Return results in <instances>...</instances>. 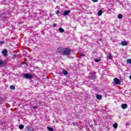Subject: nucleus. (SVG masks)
<instances>
[{
  "mask_svg": "<svg viewBox=\"0 0 131 131\" xmlns=\"http://www.w3.org/2000/svg\"><path fill=\"white\" fill-rule=\"evenodd\" d=\"M56 15H59V14H61V12H60V11L57 10V11L56 12Z\"/></svg>",
  "mask_w": 131,
  "mask_h": 131,
  "instance_id": "nucleus-23",
  "label": "nucleus"
},
{
  "mask_svg": "<svg viewBox=\"0 0 131 131\" xmlns=\"http://www.w3.org/2000/svg\"><path fill=\"white\" fill-rule=\"evenodd\" d=\"M22 75H23L24 78L26 79H32V78H33L32 75L28 73H23L22 74Z\"/></svg>",
  "mask_w": 131,
  "mask_h": 131,
  "instance_id": "nucleus-2",
  "label": "nucleus"
},
{
  "mask_svg": "<svg viewBox=\"0 0 131 131\" xmlns=\"http://www.w3.org/2000/svg\"><path fill=\"white\" fill-rule=\"evenodd\" d=\"M19 129H23L24 128V125L21 124L19 125Z\"/></svg>",
  "mask_w": 131,
  "mask_h": 131,
  "instance_id": "nucleus-16",
  "label": "nucleus"
},
{
  "mask_svg": "<svg viewBox=\"0 0 131 131\" xmlns=\"http://www.w3.org/2000/svg\"><path fill=\"white\" fill-rule=\"evenodd\" d=\"M0 18H3V19H5V18H7V14L5 13H2L0 15Z\"/></svg>",
  "mask_w": 131,
  "mask_h": 131,
  "instance_id": "nucleus-8",
  "label": "nucleus"
},
{
  "mask_svg": "<svg viewBox=\"0 0 131 131\" xmlns=\"http://www.w3.org/2000/svg\"><path fill=\"white\" fill-rule=\"evenodd\" d=\"M93 3H97L98 0H92Z\"/></svg>",
  "mask_w": 131,
  "mask_h": 131,
  "instance_id": "nucleus-25",
  "label": "nucleus"
},
{
  "mask_svg": "<svg viewBox=\"0 0 131 131\" xmlns=\"http://www.w3.org/2000/svg\"><path fill=\"white\" fill-rule=\"evenodd\" d=\"M81 56L82 57H84V56H85V55L84 54L81 53Z\"/></svg>",
  "mask_w": 131,
  "mask_h": 131,
  "instance_id": "nucleus-27",
  "label": "nucleus"
},
{
  "mask_svg": "<svg viewBox=\"0 0 131 131\" xmlns=\"http://www.w3.org/2000/svg\"><path fill=\"white\" fill-rule=\"evenodd\" d=\"M102 14H103V11L102 10H99L98 12V16H101L102 15Z\"/></svg>",
  "mask_w": 131,
  "mask_h": 131,
  "instance_id": "nucleus-13",
  "label": "nucleus"
},
{
  "mask_svg": "<svg viewBox=\"0 0 131 131\" xmlns=\"http://www.w3.org/2000/svg\"><path fill=\"white\" fill-rule=\"evenodd\" d=\"M47 128L49 131H54V129L52 127H48Z\"/></svg>",
  "mask_w": 131,
  "mask_h": 131,
  "instance_id": "nucleus-17",
  "label": "nucleus"
},
{
  "mask_svg": "<svg viewBox=\"0 0 131 131\" xmlns=\"http://www.w3.org/2000/svg\"><path fill=\"white\" fill-rule=\"evenodd\" d=\"M56 26H57V24H54L53 27H56Z\"/></svg>",
  "mask_w": 131,
  "mask_h": 131,
  "instance_id": "nucleus-28",
  "label": "nucleus"
},
{
  "mask_svg": "<svg viewBox=\"0 0 131 131\" xmlns=\"http://www.w3.org/2000/svg\"><path fill=\"white\" fill-rule=\"evenodd\" d=\"M2 53L4 57H6V56H8V50L7 49H5L2 51Z\"/></svg>",
  "mask_w": 131,
  "mask_h": 131,
  "instance_id": "nucleus-4",
  "label": "nucleus"
},
{
  "mask_svg": "<svg viewBox=\"0 0 131 131\" xmlns=\"http://www.w3.org/2000/svg\"><path fill=\"white\" fill-rule=\"evenodd\" d=\"M112 55L110 53L108 55V59H109L110 60H112Z\"/></svg>",
  "mask_w": 131,
  "mask_h": 131,
  "instance_id": "nucleus-14",
  "label": "nucleus"
},
{
  "mask_svg": "<svg viewBox=\"0 0 131 131\" xmlns=\"http://www.w3.org/2000/svg\"><path fill=\"white\" fill-rule=\"evenodd\" d=\"M16 88H15V86L13 85H12L10 86V89L11 90H15Z\"/></svg>",
  "mask_w": 131,
  "mask_h": 131,
  "instance_id": "nucleus-20",
  "label": "nucleus"
},
{
  "mask_svg": "<svg viewBox=\"0 0 131 131\" xmlns=\"http://www.w3.org/2000/svg\"><path fill=\"white\" fill-rule=\"evenodd\" d=\"M114 128H117L118 126V124H117V123H115L113 124V125Z\"/></svg>",
  "mask_w": 131,
  "mask_h": 131,
  "instance_id": "nucleus-12",
  "label": "nucleus"
},
{
  "mask_svg": "<svg viewBox=\"0 0 131 131\" xmlns=\"http://www.w3.org/2000/svg\"><path fill=\"white\" fill-rule=\"evenodd\" d=\"M129 78L130 79H131V75H130V76H129Z\"/></svg>",
  "mask_w": 131,
  "mask_h": 131,
  "instance_id": "nucleus-30",
  "label": "nucleus"
},
{
  "mask_svg": "<svg viewBox=\"0 0 131 131\" xmlns=\"http://www.w3.org/2000/svg\"><path fill=\"white\" fill-rule=\"evenodd\" d=\"M114 82L115 84H119L120 83V80L117 78H115L114 79Z\"/></svg>",
  "mask_w": 131,
  "mask_h": 131,
  "instance_id": "nucleus-7",
  "label": "nucleus"
},
{
  "mask_svg": "<svg viewBox=\"0 0 131 131\" xmlns=\"http://www.w3.org/2000/svg\"><path fill=\"white\" fill-rule=\"evenodd\" d=\"M4 41H0V45H4Z\"/></svg>",
  "mask_w": 131,
  "mask_h": 131,
  "instance_id": "nucleus-24",
  "label": "nucleus"
},
{
  "mask_svg": "<svg viewBox=\"0 0 131 131\" xmlns=\"http://www.w3.org/2000/svg\"><path fill=\"white\" fill-rule=\"evenodd\" d=\"M4 61L0 60V66L1 65H4Z\"/></svg>",
  "mask_w": 131,
  "mask_h": 131,
  "instance_id": "nucleus-22",
  "label": "nucleus"
},
{
  "mask_svg": "<svg viewBox=\"0 0 131 131\" xmlns=\"http://www.w3.org/2000/svg\"><path fill=\"white\" fill-rule=\"evenodd\" d=\"M94 61H95V62H100V61H101V59L99 58V59H94Z\"/></svg>",
  "mask_w": 131,
  "mask_h": 131,
  "instance_id": "nucleus-19",
  "label": "nucleus"
},
{
  "mask_svg": "<svg viewBox=\"0 0 131 131\" xmlns=\"http://www.w3.org/2000/svg\"><path fill=\"white\" fill-rule=\"evenodd\" d=\"M120 45L121 46H122V47H124L125 46H127V45H128V42L126 41H122Z\"/></svg>",
  "mask_w": 131,
  "mask_h": 131,
  "instance_id": "nucleus-6",
  "label": "nucleus"
},
{
  "mask_svg": "<svg viewBox=\"0 0 131 131\" xmlns=\"http://www.w3.org/2000/svg\"><path fill=\"white\" fill-rule=\"evenodd\" d=\"M58 16H60V15H58Z\"/></svg>",
  "mask_w": 131,
  "mask_h": 131,
  "instance_id": "nucleus-31",
  "label": "nucleus"
},
{
  "mask_svg": "<svg viewBox=\"0 0 131 131\" xmlns=\"http://www.w3.org/2000/svg\"><path fill=\"white\" fill-rule=\"evenodd\" d=\"M18 57V55L16 54H14V58H17Z\"/></svg>",
  "mask_w": 131,
  "mask_h": 131,
  "instance_id": "nucleus-26",
  "label": "nucleus"
},
{
  "mask_svg": "<svg viewBox=\"0 0 131 131\" xmlns=\"http://www.w3.org/2000/svg\"><path fill=\"white\" fill-rule=\"evenodd\" d=\"M121 107L122 109H126V108H127V104H122L121 105Z\"/></svg>",
  "mask_w": 131,
  "mask_h": 131,
  "instance_id": "nucleus-9",
  "label": "nucleus"
},
{
  "mask_svg": "<svg viewBox=\"0 0 131 131\" xmlns=\"http://www.w3.org/2000/svg\"><path fill=\"white\" fill-rule=\"evenodd\" d=\"M59 53H61V54L68 56V55H70V53H71V50H70L69 48H60L59 49Z\"/></svg>",
  "mask_w": 131,
  "mask_h": 131,
  "instance_id": "nucleus-1",
  "label": "nucleus"
},
{
  "mask_svg": "<svg viewBox=\"0 0 131 131\" xmlns=\"http://www.w3.org/2000/svg\"><path fill=\"white\" fill-rule=\"evenodd\" d=\"M71 13V11L70 10H67L64 12L63 13L62 15L65 17V16H68L69 13Z\"/></svg>",
  "mask_w": 131,
  "mask_h": 131,
  "instance_id": "nucleus-5",
  "label": "nucleus"
},
{
  "mask_svg": "<svg viewBox=\"0 0 131 131\" xmlns=\"http://www.w3.org/2000/svg\"><path fill=\"white\" fill-rule=\"evenodd\" d=\"M89 78L92 80H95L96 79V73H90Z\"/></svg>",
  "mask_w": 131,
  "mask_h": 131,
  "instance_id": "nucleus-3",
  "label": "nucleus"
},
{
  "mask_svg": "<svg viewBox=\"0 0 131 131\" xmlns=\"http://www.w3.org/2000/svg\"><path fill=\"white\" fill-rule=\"evenodd\" d=\"M33 109H36V108H37V106H33Z\"/></svg>",
  "mask_w": 131,
  "mask_h": 131,
  "instance_id": "nucleus-29",
  "label": "nucleus"
},
{
  "mask_svg": "<svg viewBox=\"0 0 131 131\" xmlns=\"http://www.w3.org/2000/svg\"><path fill=\"white\" fill-rule=\"evenodd\" d=\"M127 64H130V65H131V59H127Z\"/></svg>",
  "mask_w": 131,
  "mask_h": 131,
  "instance_id": "nucleus-21",
  "label": "nucleus"
},
{
  "mask_svg": "<svg viewBox=\"0 0 131 131\" xmlns=\"http://www.w3.org/2000/svg\"><path fill=\"white\" fill-rule=\"evenodd\" d=\"M96 98H97V99H98V100H101V99H102V95H96Z\"/></svg>",
  "mask_w": 131,
  "mask_h": 131,
  "instance_id": "nucleus-11",
  "label": "nucleus"
},
{
  "mask_svg": "<svg viewBox=\"0 0 131 131\" xmlns=\"http://www.w3.org/2000/svg\"><path fill=\"white\" fill-rule=\"evenodd\" d=\"M62 73L64 75H67V74H68V72H67V71H66V70H64L62 71Z\"/></svg>",
  "mask_w": 131,
  "mask_h": 131,
  "instance_id": "nucleus-15",
  "label": "nucleus"
},
{
  "mask_svg": "<svg viewBox=\"0 0 131 131\" xmlns=\"http://www.w3.org/2000/svg\"><path fill=\"white\" fill-rule=\"evenodd\" d=\"M118 19H122V14H118Z\"/></svg>",
  "mask_w": 131,
  "mask_h": 131,
  "instance_id": "nucleus-18",
  "label": "nucleus"
},
{
  "mask_svg": "<svg viewBox=\"0 0 131 131\" xmlns=\"http://www.w3.org/2000/svg\"><path fill=\"white\" fill-rule=\"evenodd\" d=\"M58 30L60 32H61V33H63V32H65V30L62 28H59L58 29Z\"/></svg>",
  "mask_w": 131,
  "mask_h": 131,
  "instance_id": "nucleus-10",
  "label": "nucleus"
}]
</instances>
